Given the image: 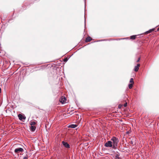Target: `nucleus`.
Here are the masks:
<instances>
[{
	"label": "nucleus",
	"mask_w": 159,
	"mask_h": 159,
	"mask_svg": "<svg viewBox=\"0 0 159 159\" xmlns=\"http://www.w3.org/2000/svg\"><path fill=\"white\" fill-rule=\"evenodd\" d=\"M111 140V141L112 142L113 149H116L119 141L118 139L115 137H113Z\"/></svg>",
	"instance_id": "nucleus-1"
},
{
	"label": "nucleus",
	"mask_w": 159,
	"mask_h": 159,
	"mask_svg": "<svg viewBox=\"0 0 159 159\" xmlns=\"http://www.w3.org/2000/svg\"><path fill=\"white\" fill-rule=\"evenodd\" d=\"M105 146L107 147H111L113 148L112 142L111 141H108L105 143Z\"/></svg>",
	"instance_id": "nucleus-2"
},
{
	"label": "nucleus",
	"mask_w": 159,
	"mask_h": 159,
	"mask_svg": "<svg viewBox=\"0 0 159 159\" xmlns=\"http://www.w3.org/2000/svg\"><path fill=\"white\" fill-rule=\"evenodd\" d=\"M24 151L23 149L21 148H16L14 151V152L18 154L20 152H22Z\"/></svg>",
	"instance_id": "nucleus-3"
},
{
	"label": "nucleus",
	"mask_w": 159,
	"mask_h": 159,
	"mask_svg": "<svg viewBox=\"0 0 159 159\" xmlns=\"http://www.w3.org/2000/svg\"><path fill=\"white\" fill-rule=\"evenodd\" d=\"M62 143L63 146L66 148H70V146L69 144L67 143L64 141L62 142Z\"/></svg>",
	"instance_id": "nucleus-4"
},
{
	"label": "nucleus",
	"mask_w": 159,
	"mask_h": 159,
	"mask_svg": "<svg viewBox=\"0 0 159 159\" xmlns=\"http://www.w3.org/2000/svg\"><path fill=\"white\" fill-rule=\"evenodd\" d=\"M66 98L64 97H62L59 100L60 102L62 103H64L66 102Z\"/></svg>",
	"instance_id": "nucleus-5"
},
{
	"label": "nucleus",
	"mask_w": 159,
	"mask_h": 159,
	"mask_svg": "<svg viewBox=\"0 0 159 159\" xmlns=\"http://www.w3.org/2000/svg\"><path fill=\"white\" fill-rule=\"evenodd\" d=\"M18 116L19 120H22L23 119L25 120L26 118V117L25 116H23L21 114H19Z\"/></svg>",
	"instance_id": "nucleus-6"
},
{
	"label": "nucleus",
	"mask_w": 159,
	"mask_h": 159,
	"mask_svg": "<svg viewBox=\"0 0 159 159\" xmlns=\"http://www.w3.org/2000/svg\"><path fill=\"white\" fill-rule=\"evenodd\" d=\"M92 40V38L90 36L88 37L85 39V42H90Z\"/></svg>",
	"instance_id": "nucleus-7"
},
{
	"label": "nucleus",
	"mask_w": 159,
	"mask_h": 159,
	"mask_svg": "<svg viewBox=\"0 0 159 159\" xmlns=\"http://www.w3.org/2000/svg\"><path fill=\"white\" fill-rule=\"evenodd\" d=\"M140 66V64H137V66H135V68L134 69V70L135 71L137 72L138 70L139 67Z\"/></svg>",
	"instance_id": "nucleus-8"
},
{
	"label": "nucleus",
	"mask_w": 159,
	"mask_h": 159,
	"mask_svg": "<svg viewBox=\"0 0 159 159\" xmlns=\"http://www.w3.org/2000/svg\"><path fill=\"white\" fill-rule=\"evenodd\" d=\"M155 30V29L154 28H153V29H150L148 31L146 32L145 33V34H148V33H149L151 32H152V31H154Z\"/></svg>",
	"instance_id": "nucleus-9"
},
{
	"label": "nucleus",
	"mask_w": 159,
	"mask_h": 159,
	"mask_svg": "<svg viewBox=\"0 0 159 159\" xmlns=\"http://www.w3.org/2000/svg\"><path fill=\"white\" fill-rule=\"evenodd\" d=\"M30 129L32 131L34 132L35 130L36 127L34 125H31Z\"/></svg>",
	"instance_id": "nucleus-10"
},
{
	"label": "nucleus",
	"mask_w": 159,
	"mask_h": 159,
	"mask_svg": "<svg viewBox=\"0 0 159 159\" xmlns=\"http://www.w3.org/2000/svg\"><path fill=\"white\" fill-rule=\"evenodd\" d=\"M77 126V125L74 124H72L70 125L69 126V127L74 128H76Z\"/></svg>",
	"instance_id": "nucleus-11"
},
{
	"label": "nucleus",
	"mask_w": 159,
	"mask_h": 159,
	"mask_svg": "<svg viewBox=\"0 0 159 159\" xmlns=\"http://www.w3.org/2000/svg\"><path fill=\"white\" fill-rule=\"evenodd\" d=\"M36 123V122L34 121H31L30 122V124L31 125H35Z\"/></svg>",
	"instance_id": "nucleus-12"
},
{
	"label": "nucleus",
	"mask_w": 159,
	"mask_h": 159,
	"mask_svg": "<svg viewBox=\"0 0 159 159\" xmlns=\"http://www.w3.org/2000/svg\"><path fill=\"white\" fill-rule=\"evenodd\" d=\"M136 36L137 35H136L131 36L130 37V39H135L136 38Z\"/></svg>",
	"instance_id": "nucleus-13"
},
{
	"label": "nucleus",
	"mask_w": 159,
	"mask_h": 159,
	"mask_svg": "<svg viewBox=\"0 0 159 159\" xmlns=\"http://www.w3.org/2000/svg\"><path fill=\"white\" fill-rule=\"evenodd\" d=\"M115 159H121L120 157L118 154H116L115 157Z\"/></svg>",
	"instance_id": "nucleus-14"
},
{
	"label": "nucleus",
	"mask_w": 159,
	"mask_h": 159,
	"mask_svg": "<svg viewBox=\"0 0 159 159\" xmlns=\"http://www.w3.org/2000/svg\"><path fill=\"white\" fill-rule=\"evenodd\" d=\"M133 84L132 83L129 84L128 85L129 88V89H131L132 88Z\"/></svg>",
	"instance_id": "nucleus-15"
},
{
	"label": "nucleus",
	"mask_w": 159,
	"mask_h": 159,
	"mask_svg": "<svg viewBox=\"0 0 159 159\" xmlns=\"http://www.w3.org/2000/svg\"><path fill=\"white\" fill-rule=\"evenodd\" d=\"M129 82L130 83V84H132H132H134V81H133V78H131L130 79Z\"/></svg>",
	"instance_id": "nucleus-16"
},
{
	"label": "nucleus",
	"mask_w": 159,
	"mask_h": 159,
	"mask_svg": "<svg viewBox=\"0 0 159 159\" xmlns=\"http://www.w3.org/2000/svg\"><path fill=\"white\" fill-rule=\"evenodd\" d=\"M68 58H66L64 60V62H66L68 61Z\"/></svg>",
	"instance_id": "nucleus-17"
},
{
	"label": "nucleus",
	"mask_w": 159,
	"mask_h": 159,
	"mask_svg": "<svg viewBox=\"0 0 159 159\" xmlns=\"http://www.w3.org/2000/svg\"><path fill=\"white\" fill-rule=\"evenodd\" d=\"M127 106V102H126L124 105V106L125 107H126Z\"/></svg>",
	"instance_id": "nucleus-18"
},
{
	"label": "nucleus",
	"mask_w": 159,
	"mask_h": 159,
	"mask_svg": "<svg viewBox=\"0 0 159 159\" xmlns=\"http://www.w3.org/2000/svg\"><path fill=\"white\" fill-rule=\"evenodd\" d=\"M28 157L27 156H27L24 157L23 159H28Z\"/></svg>",
	"instance_id": "nucleus-19"
},
{
	"label": "nucleus",
	"mask_w": 159,
	"mask_h": 159,
	"mask_svg": "<svg viewBox=\"0 0 159 159\" xmlns=\"http://www.w3.org/2000/svg\"><path fill=\"white\" fill-rule=\"evenodd\" d=\"M140 57H139V58H138V59L137 61V62H139V61H140Z\"/></svg>",
	"instance_id": "nucleus-20"
},
{
	"label": "nucleus",
	"mask_w": 159,
	"mask_h": 159,
	"mask_svg": "<svg viewBox=\"0 0 159 159\" xmlns=\"http://www.w3.org/2000/svg\"><path fill=\"white\" fill-rule=\"evenodd\" d=\"M1 88L0 87V93H1Z\"/></svg>",
	"instance_id": "nucleus-21"
},
{
	"label": "nucleus",
	"mask_w": 159,
	"mask_h": 159,
	"mask_svg": "<svg viewBox=\"0 0 159 159\" xmlns=\"http://www.w3.org/2000/svg\"><path fill=\"white\" fill-rule=\"evenodd\" d=\"M159 30V27L158 28L157 30V31H158Z\"/></svg>",
	"instance_id": "nucleus-22"
},
{
	"label": "nucleus",
	"mask_w": 159,
	"mask_h": 159,
	"mask_svg": "<svg viewBox=\"0 0 159 159\" xmlns=\"http://www.w3.org/2000/svg\"><path fill=\"white\" fill-rule=\"evenodd\" d=\"M120 105H119V107L120 108Z\"/></svg>",
	"instance_id": "nucleus-23"
},
{
	"label": "nucleus",
	"mask_w": 159,
	"mask_h": 159,
	"mask_svg": "<svg viewBox=\"0 0 159 159\" xmlns=\"http://www.w3.org/2000/svg\"><path fill=\"white\" fill-rule=\"evenodd\" d=\"M120 105H119V107L120 108Z\"/></svg>",
	"instance_id": "nucleus-24"
},
{
	"label": "nucleus",
	"mask_w": 159,
	"mask_h": 159,
	"mask_svg": "<svg viewBox=\"0 0 159 159\" xmlns=\"http://www.w3.org/2000/svg\"><path fill=\"white\" fill-rule=\"evenodd\" d=\"M158 119H159V117H158Z\"/></svg>",
	"instance_id": "nucleus-25"
}]
</instances>
